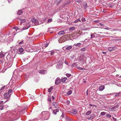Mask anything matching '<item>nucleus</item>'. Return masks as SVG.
<instances>
[{
    "mask_svg": "<svg viewBox=\"0 0 121 121\" xmlns=\"http://www.w3.org/2000/svg\"><path fill=\"white\" fill-rule=\"evenodd\" d=\"M86 50V49L85 48H83L81 49L80 51L81 52H83L85 51Z\"/></svg>",
    "mask_w": 121,
    "mask_h": 121,
    "instance_id": "obj_41",
    "label": "nucleus"
},
{
    "mask_svg": "<svg viewBox=\"0 0 121 121\" xmlns=\"http://www.w3.org/2000/svg\"><path fill=\"white\" fill-rule=\"evenodd\" d=\"M24 50L22 48H20L18 50V53L19 54H22V53L23 52ZM23 53H22L23 54Z\"/></svg>",
    "mask_w": 121,
    "mask_h": 121,
    "instance_id": "obj_11",
    "label": "nucleus"
},
{
    "mask_svg": "<svg viewBox=\"0 0 121 121\" xmlns=\"http://www.w3.org/2000/svg\"><path fill=\"white\" fill-rule=\"evenodd\" d=\"M76 1L78 2V3H80L81 2H82L83 1V0H75Z\"/></svg>",
    "mask_w": 121,
    "mask_h": 121,
    "instance_id": "obj_45",
    "label": "nucleus"
},
{
    "mask_svg": "<svg viewBox=\"0 0 121 121\" xmlns=\"http://www.w3.org/2000/svg\"><path fill=\"white\" fill-rule=\"evenodd\" d=\"M104 86L103 85H102L99 86V91H102L104 89Z\"/></svg>",
    "mask_w": 121,
    "mask_h": 121,
    "instance_id": "obj_16",
    "label": "nucleus"
},
{
    "mask_svg": "<svg viewBox=\"0 0 121 121\" xmlns=\"http://www.w3.org/2000/svg\"><path fill=\"white\" fill-rule=\"evenodd\" d=\"M22 13V10H19L17 13V14L18 15H20Z\"/></svg>",
    "mask_w": 121,
    "mask_h": 121,
    "instance_id": "obj_27",
    "label": "nucleus"
},
{
    "mask_svg": "<svg viewBox=\"0 0 121 121\" xmlns=\"http://www.w3.org/2000/svg\"><path fill=\"white\" fill-rule=\"evenodd\" d=\"M83 7H84V9H86L87 7V3H85L83 5Z\"/></svg>",
    "mask_w": 121,
    "mask_h": 121,
    "instance_id": "obj_25",
    "label": "nucleus"
},
{
    "mask_svg": "<svg viewBox=\"0 0 121 121\" xmlns=\"http://www.w3.org/2000/svg\"><path fill=\"white\" fill-rule=\"evenodd\" d=\"M62 63L61 62L57 63L56 66V68L58 69H61L62 68Z\"/></svg>",
    "mask_w": 121,
    "mask_h": 121,
    "instance_id": "obj_5",
    "label": "nucleus"
},
{
    "mask_svg": "<svg viewBox=\"0 0 121 121\" xmlns=\"http://www.w3.org/2000/svg\"><path fill=\"white\" fill-rule=\"evenodd\" d=\"M31 21L35 25H38L39 24L38 20L35 18H33L31 19Z\"/></svg>",
    "mask_w": 121,
    "mask_h": 121,
    "instance_id": "obj_2",
    "label": "nucleus"
},
{
    "mask_svg": "<svg viewBox=\"0 0 121 121\" xmlns=\"http://www.w3.org/2000/svg\"><path fill=\"white\" fill-rule=\"evenodd\" d=\"M116 47H109L108 48V49L109 51L111 52L112 50L115 49Z\"/></svg>",
    "mask_w": 121,
    "mask_h": 121,
    "instance_id": "obj_15",
    "label": "nucleus"
},
{
    "mask_svg": "<svg viewBox=\"0 0 121 121\" xmlns=\"http://www.w3.org/2000/svg\"><path fill=\"white\" fill-rule=\"evenodd\" d=\"M77 68L78 69L80 70H86V69H85L82 68L81 67H77Z\"/></svg>",
    "mask_w": 121,
    "mask_h": 121,
    "instance_id": "obj_29",
    "label": "nucleus"
},
{
    "mask_svg": "<svg viewBox=\"0 0 121 121\" xmlns=\"http://www.w3.org/2000/svg\"><path fill=\"white\" fill-rule=\"evenodd\" d=\"M72 93V92L71 91H69L67 93V94L68 95H69L71 94Z\"/></svg>",
    "mask_w": 121,
    "mask_h": 121,
    "instance_id": "obj_44",
    "label": "nucleus"
},
{
    "mask_svg": "<svg viewBox=\"0 0 121 121\" xmlns=\"http://www.w3.org/2000/svg\"><path fill=\"white\" fill-rule=\"evenodd\" d=\"M67 119L68 120H69L70 121H72V120L71 119V118H70L67 117Z\"/></svg>",
    "mask_w": 121,
    "mask_h": 121,
    "instance_id": "obj_60",
    "label": "nucleus"
},
{
    "mask_svg": "<svg viewBox=\"0 0 121 121\" xmlns=\"http://www.w3.org/2000/svg\"><path fill=\"white\" fill-rule=\"evenodd\" d=\"M91 113V112L90 111L87 112L86 113V115H89Z\"/></svg>",
    "mask_w": 121,
    "mask_h": 121,
    "instance_id": "obj_40",
    "label": "nucleus"
},
{
    "mask_svg": "<svg viewBox=\"0 0 121 121\" xmlns=\"http://www.w3.org/2000/svg\"><path fill=\"white\" fill-rule=\"evenodd\" d=\"M74 57V56L73 55H72L70 56L69 57L71 59H73Z\"/></svg>",
    "mask_w": 121,
    "mask_h": 121,
    "instance_id": "obj_50",
    "label": "nucleus"
},
{
    "mask_svg": "<svg viewBox=\"0 0 121 121\" xmlns=\"http://www.w3.org/2000/svg\"><path fill=\"white\" fill-rule=\"evenodd\" d=\"M52 21V19H50L48 20V23L51 22Z\"/></svg>",
    "mask_w": 121,
    "mask_h": 121,
    "instance_id": "obj_38",
    "label": "nucleus"
},
{
    "mask_svg": "<svg viewBox=\"0 0 121 121\" xmlns=\"http://www.w3.org/2000/svg\"><path fill=\"white\" fill-rule=\"evenodd\" d=\"M102 52L103 54H105L106 53V52Z\"/></svg>",
    "mask_w": 121,
    "mask_h": 121,
    "instance_id": "obj_64",
    "label": "nucleus"
},
{
    "mask_svg": "<svg viewBox=\"0 0 121 121\" xmlns=\"http://www.w3.org/2000/svg\"><path fill=\"white\" fill-rule=\"evenodd\" d=\"M39 72L41 74H44L47 73V71L45 70H41L39 71Z\"/></svg>",
    "mask_w": 121,
    "mask_h": 121,
    "instance_id": "obj_10",
    "label": "nucleus"
},
{
    "mask_svg": "<svg viewBox=\"0 0 121 121\" xmlns=\"http://www.w3.org/2000/svg\"><path fill=\"white\" fill-rule=\"evenodd\" d=\"M71 2L70 1L67 0L65 1L64 2V5L65 6H66L67 5L70 4Z\"/></svg>",
    "mask_w": 121,
    "mask_h": 121,
    "instance_id": "obj_12",
    "label": "nucleus"
},
{
    "mask_svg": "<svg viewBox=\"0 0 121 121\" xmlns=\"http://www.w3.org/2000/svg\"><path fill=\"white\" fill-rule=\"evenodd\" d=\"M65 63L66 65H68L69 63H68V62H67V60H65Z\"/></svg>",
    "mask_w": 121,
    "mask_h": 121,
    "instance_id": "obj_55",
    "label": "nucleus"
},
{
    "mask_svg": "<svg viewBox=\"0 0 121 121\" xmlns=\"http://www.w3.org/2000/svg\"><path fill=\"white\" fill-rule=\"evenodd\" d=\"M30 26V24L28 23L26 24L24 27V29H28Z\"/></svg>",
    "mask_w": 121,
    "mask_h": 121,
    "instance_id": "obj_13",
    "label": "nucleus"
},
{
    "mask_svg": "<svg viewBox=\"0 0 121 121\" xmlns=\"http://www.w3.org/2000/svg\"><path fill=\"white\" fill-rule=\"evenodd\" d=\"M54 52H53L52 51L51 52L50 55L51 56L52 55L54 54Z\"/></svg>",
    "mask_w": 121,
    "mask_h": 121,
    "instance_id": "obj_56",
    "label": "nucleus"
},
{
    "mask_svg": "<svg viewBox=\"0 0 121 121\" xmlns=\"http://www.w3.org/2000/svg\"><path fill=\"white\" fill-rule=\"evenodd\" d=\"M12 29H15V31H16L15 32H16L17 31V30H20V29L18 27H13V28ZM14 33H15V31H14Z\"/></svg>",
    "mask_w": 121,
    "mask_h": 121,
    "instance_id": "obj_22",
    "label": "nucleus"
},
{
    "mask_svg": "<svg viewBox=\"0 0 121 121\" xmlns=\"http://www.w3.org/2000/svg\"><path fill=\"white\" fill-rule=\"evenodd\" d=\"M67 40L66 37L65 36H63L60 37L59 40V41L60 43H62L66 41Z\"/></svg>",
    "mask_w": 121,
    "mask_h": 121,
    "instance_id": "obj_1",
    "label": "nucleus"
},
{
    "mask_svg": "<svg viewBox=\"0 0 121 121\" xmlns=\"http://www.w3.org/2000/svg\"><path fill=\"white\" fill-rule=\"evenodd\" d=\"M61 82V80L59 78H57L55 80V84L56 85L58 84Z\"/></svg>",
    "mask_w": 121,
    "mask_h": 121,
    "instance_id": "obj_7",
    "label": "nucleus"
},
{
    "mask_svg": "<svg viewBox=\"0 0 121 121\" xmlns=\"http://www.w3.org/2000/svg\"><path fill=\"white\" fill-rule=\"evenodd\" d=\"M36 50H37V51H39V52L41 50V48L39 47L37 48L36 49Z\"/></svg>",
    "mask_w": 121,
    "mask_h": 121,
    "instance_id": "obj_42",
    "label": "nucleus"
},
{
    "mask_svg": "<svg viewBox=\"0 0 121 121\" xmlns=\"http://www.w3.org/2000/svg\"><path fill=\"white\" fill-rule=\"evenodd\" d=\"M67 80V78H63L61 79V81L63 82H65Z\"/></svg>",
    "mask_w": 121,
    "mask_h": 121,
    "instance_id": "obj_24",
    "label": "nucleus"
},
{
    "mask_svg": "<svg viewBox=\"0 0 121 121\" xmlns=\"http://www.w3.org/2000/svg\"><path fill=\"white\" fill-rule=\"evenodd\" d=\"M91 39L92 38H95V36L94 35V34H92L91 35Z\"/></svg>",
    "mask_w": 121,
    "mask_h": 121,
    "instance_id": "obj_36",
    "label": "nucleus"
},
{
    "mask_svg": "<svg viewBox=\"0 0 121 121\" xmlns=\"http://www.w3.org/2000/svg\"><path fill=\"white\" fill-rule=\"evenodd\" d=\"M4 108V106L3 105H1L0 106V110H2Z\"/></svg>",
    "mask_w": 121,
    "mask_h": 121,
    "instance_id": "obj_51",
    "label": "nucleus"
},
{
    "mask_svg": "<svg viewBox=\"0 0 121 121\" xmlns=\"http://www.w3.org/2000/svg\"><path fill=\"white\" fill-rule=\"evenodd\" d=\"M18 19L19 20L18 22H20V24L24 23L26 21L25 19H22L21 18H18Z\"/></svg>",
    "mask_w": 121,
    "mask_h": 121,
    "instance_id": "obj_9",
    "label": "nucleus"
},
{
    "mask_svg": "<svg viewBox=\"0 0 121 121\" xmlns=\"http://www.w3.org/2000/svg\"><path fill=\"white\" fill-rule=\"evenodd\" d=\"M5 62V63L6 62L4 60V59H3L2 60H0V63L2 64L3 63Z\"/></svg>",
    "mask_w": 121,
    "mask_h": 121,
    "instance_id": "obj_33",
    "label": "nucleus"
},
{
    "mask_svg": "<svg viewBox=\"0 0 121 121\" xmlns=\"http://www.w3.org/2000/svg\"><path fill=\"white\" fill-rule=\"evenodd\" d=\"M11 95V94H9L8 93H6L4 95V96L5 99H7Z\"/></svg>",
    "mask_w": 121,
    "mask_h": 121,
    "instance_id": "obj_8",
    "label": "nucleus"
},
{
    "mask_svg": "<svg viewBox=\"0 0 121 121\" xmlns=\"http://www.w3.org/2000/svg\"><path fill=\"white\" fill-rule=\"evenodd\" d=\"M64 116H65L64 114L63 113L62 114L61 116V117H64Z\"/></svg>",
    "mask_w": 121,
    "mask_h": 121,
    "instance_id": "obj_63",
    "label": "nucleus"
},
{
    "mask_svg": "<svg viewBox=\"0 0 121 121\" xmlns=\"http://www.w3.org/2000/svg\"><path fill=\"white\" fill-rule=\"evenodd\" d=\"M12 90H10L8 91V93L9 94H11L10 93L12 92Z\"/></svg>",
    "mask_w": 121,
    "mask_h": 121,
    "instance_id": "obj_54",
    "label": "nucleus"
},
{
    "mask_svg": "<svg viewBox=\"0 0 121 121\" xmlns=\"http://www.w3.org/2000/svg\"><path fill=\"white\" fill-rule=\"evenodd\" d=\"M74 45H75L76 47H79L81 45V44L80 43H78L77 44H75Z\"/></svg>",
    "mask_w": 121,
    "mask_h": 121,
    "instance_id": "obj_26",
    "label": "nucleus"
},
{
    "mask_svg": "<svg viewBox=\"0 0 121 121\" xmlns=\"http://www.w3.org/2000/svg\"><path fill=\"white\" fill-rule=\"evenodd\" d=\"M52 104L55 108H58L59 107L57 103L55 102H53L52 103Z\"/></svg>",
    "mask_w": 121,
    "mask_h": 121,
    "instance_id": "obj_14",
    "label": "nucleus"
},
{
    "mask_svg": "<svg viewBox=\"0 0 121 121\" xmlns=\"http://www.w3.org/2000/svg\"><path fill=\"white\" fill-rule=\"evenodd\" d=\"M48 100L51 102V98L50 96H48Z\"/></svg>",
    "mask_w": 121,
    "mask_h": 121,
    "instance_id": "obj_39",
    "label": "nucleus"
},
{
    "mask_svg": "<svg viewBox=\"0 0 121 121\" xmlns=\"http://www.w3.org/2000/svg\"><path fill=\"white\" fill-rule=\"evenodd\" d=\"M59 112V110L58 109H54L52 112V113L54 114H56V112Z\"/></svg>",
    "mask_w": 121,
    "mask_h": 121,
    "instance_id": "obj_21",
    "label": "nucleus"
},
{
    "mask_svg": "<svg viewBox=\"0 0 121 121\" xmlns=\"http://www.w3.org/2000/svg\"><path fill=\"white\" fill-rule=\"evenodd\" d=\"M85 18L82 17L81 18V20H80V22H84L85 21Z\"/></svg>",
    "mask_w": 121,
    "mask_h": 121,
    "instance_id": "obj_28",
    "label": "nucleus"
},
{
    "mask_svg": "<svg viewBox=\"0 0 121 121\" xmlns=\"http://www.w3.org/2000/svg\"><path fill=\"white\" fill-rule=\"evenodd\" d=\"M66 75L68 77H69L71 76V74L69 73H67Z\"/></svg>",
    "mask_w": 121,
    "mask_h": 121,
    "instance_id": "obj_53",
    "label": "nucleus"
},
{
    "mask_svg": "<svg viewBox=\"0 0 121 121\" xmlns=\"http://www.w3.org/2000/svg\"><path fill=\"white\" fill-rule=\"evenodd\" d=\"M60 0H57L55 2V3L57 5L60 2Z\"/></svg>",
    "mask_w": 121,
    "mask_h": 121,
    "instance_id": "obj_34",
    "label": "nucleus"
},
{
    "mask_svg": "<svg viewBox=\"0 0 121 121\" xmlns=\"http://www.w3.org/2000/svg\"><path fill=\"white\" fill-rule=\"evenodd\" d=\"M88 89H87V90L86 92V95H88Z\"/></svg>",
    "mask_w": 121,
    "mask_h": 121,
    "instance_id": "obj_62",
    "label": "nucleus"
},
{
    "mask_svg": "<svg viewBox=\"0 0 121 121\" xmlns=\"http://www.w3.org/2000/svg\"><path fill=\"white\" fill-rule=\"evenodd\" d=\"M5 55L2 53H0V58H3L4 57Z\"/></svg>",
    "mask_w": 121,
    "mask_h": 121,
    "instance_id": "obj_31",
    "label": "nucleus"
},
{
    "mask_svg": "<svg viewBox=\"0 0 121 121\" xmlns=\"http://www.w3.org/2000/svg\"><path fill=\"white\" fill-rule=\"evenodd\" d=\"M106 114V112H102L101 113V114L103 116L104 115Z\"/></svg>",
    "mask_w": 121,
    "mask_h": 121,
    "instance_id": "obj_52",
    "label": "nucleus"
},
{
    "mask_svg": "<svg viewBox=\"0 0 121 121\" xmlns=\"http://www.w3.org/2000/svg\"><path fill=\"white\" fill-rule=\"evenodd\" d=\"M66 103L67 104V105H69V104L70 102L69 100H67L66 101Z\"/></svg>",
    "mask_w": 121,
    "mask_h": 121,
    "instance_id": "obj_48",
    "label": "nucleus"
},
{
    "mask_svg": "<svg viewBox=\"0 0 121 121\" xmlns=\"http://www.w3.org/2000/svg\"><path fill=\"white\" fill-rule=\"evenodd\" d=\"M118 106L117 105L112 107L111 109V111H113L115 109H116L117 108Z\"/></svg>",
    "mask_w": 121,
    "mask_h": 121,
    "instance_id": "obj_18",
    "label": "nucleus"
},
{
    "mask_svg": "<svg viewBox=\"0 0 121 121\" xmlns=\"http://www.w3.org/2000/svg\"><path fill=\"white\" fill-rule=\"evenodd\" d=\"M13 64V60H12V59H10L9 61L8 62L6 66L8 68L10 67Z\"/></svg>",
    "mask_w": 121,
    "mask_h": 121,
    "instance_id": "obj_3",
    "label": "nucleus"
},
{
    "mask_svg": "<svg viewBox=\"0 0 121 121\" xmlns=\"http://www.w3.org/2000/svg\"><path fill=\"white\" fill-rule=\"evenodd\" d=\"M48 43H47L45 44H43V47H45V48L48 45Z\"/></svg>",
    "mask_w": 121,
    "mask_h": 121,
    "instance_id": "obj_37",
    "label": "nucleus"
},
{
    "mask_svg": "<svg viewBox=\"0 0 121 121\" xmlns=\"http://www.w3.org/2000/svg\"><path fill=\"white\" fill-rule=\"evenodd\" d=\"M80 19H77L76 20H75L73 22L74 23H76L78 22L79 21L80 22Z\"/></svg>",
    "mask_w": 121,
    "mask_h": 121,
    "instance_id": "obj_35",
    "label": "nucleus"
},
{
    "mask_svg": "<svg viewBox=\"0 0 121 121\" xmlns=\"http://www.w3.org/2000/svg\"><path fill=\"white\" fill-rule=\"evenodd\" d=\"M77 111L76 109H74L73 110L72 112H71L72 114L73 115L76 114L77 113Z\"/></svg>",
    "mask_w": 121,
    "mask_h": 121,
    "instance_id": "obj_17",
    "label": "nucleus"
},
{
    "mask_svg": "<svg viewBox=\"0 0 121 121\" xmlns=\"http://www.w3.org/2000/svg\"><path fill=\"white\" fill-rule=\"evenodd\" d=\"M89 106H94V107L95 106V105H92V104H89Z\"/></svg>",
    "mask_w": 121,
    "mask_h": 121,
    "instance_id": "obj_58",
    "label": "nucleus"
},
{
    "mask_svg": "<svg viewBox=\"0 0 121 121\" xmlns=\"http://www.w3.org/2000/svg\"><path fill=\"white\" fill-rule=\"evenodd\" d=\"M65 34V32L64 30L61 31L58 33V34L61 35H64Z\"/></svg>",
    "mask_w": 121,
    "mask_h": 121,
    "instance_id": "obj_19",
    "label": "nucleus"
},
{
    "mask_svg": "<svg viewBox=\"0 0 121 121\" xmlns=\"http://www.w3.org/2000/svg\"><path fill=\"white\" fill-rule=\"evenodd\" d=\"M121 92H120L118 93H117L115 95V96H118L119 95L121 94Z\"/></svg>",
    "mask_w": 121,
    "mask_h": 121,
    "instance_id": "obj_46",
    "label": "nucleus"
},
{
    "mask_svg": "<svg viewBox=\"0 0 121 121\" xmlns=\"http://www.w3.org/2000/svg\"><path fill=\"white\" fill-rule=\"evenodd\" d=\"M52 87H51L50 88H49L48 89V92H50L51 91H52Z\"/></svg>",
    "mask_w": 121,
    "mask_h": 121,
    "instance_id": "obj_43",
    "label": "nucleus"
},
{
    "mask_svg": "<svg viewBox=\"0 0 121 121\" xmlns=\"http://www.w3.org/2000/svg\"><path fill=\"white\" fill-rule=\"evenodd\" d=\"M23 43L24 42L23 41H21L19 43V44L20 45H21L22 46V45L23 44Z\"/></svg>",
    "mask_w": 121,
    "mask_h": 121,
    "instance_id": "obj_47",
    "label": "nucleus"
},
{
    "mask_svg": "<svg viewBox=\"0 0 121 121\" xmlns=\"http://www.w3.org/2000/svg\"><path fill=\"white\" fill-rule=\"evenodd\" d=\"M93 117H91L90 118H88V120H91L93 119Z\"/></svg>",
    "mask_w": 121,
    "mask_h": 121,
    "instance_id": "obj_59",
    "label": "nucleus"
},
{
    "mask_svg": "<svg viewBox=\"0 0 121 121\" xmlns=\"http://www.w3.org/2000/svg\"><path fill=\"white\" fill-rule=\"evenodd\" d=\"M106 116L107 117L109 118L111 117V115L109 114H107L106 115Z\"/></svg>",
    "mask_w": 121,
    "mask_h": 121,
    "instance_id": "obj_49",
    "label": "nucleus"
},
{
    "mask_svg": "<svg viewBox=\"0 0 121 121\" xmlns=\"http://www.w3.org/2000/svg\"><path fill=\"white\" fill-rule=\"evenodd\" d=\"M112 118L114 121H116L117 120V119L116 118H115L113 117H112Z\"/></svg>",
    "mask_w": 121,
    "mask_h": 121,
    "instance_id": "obj_57",
    "label": "nucleus"
},
{
    "mask_svg": "<svg viewBox=\"0 0 121 121\" xmlns=\"http://www.w3.org/2000/svg\"><path fill=\"white\" fill-rule=\"evenodd\" d=\"M73 46L72 45L70 46L67 45L63 47V49H64V48H65L67 50H70L72 49Z\"/></svg>",
    "mask_w": 121,
    "mask_h": 121,
    "instance_id": "obj_6",
    "label": "nucleus"
},
{
    "mask_svg": "<svg viewBox=\"0 0 121 121\" xmlns=\"http://www.w3.org/2000/svg\"><path fill=\"white\" fill-rule=\"evenodd\" d=\"M75 29V27L74 26H73L69 28V30L70 31H72L74 30Z\"/></svg>",
    "mask_w": 121,
    "mask_h": 121,
    "instance_id": "obj_23",
    "label": "nucleus"
},
{
    "mask_svg": "<svg viewBox=\"0 0 121 121\" xmlns=\"http://www.w3.org/2000/svg\"><path fill=\"white\" fill-rule=\"evenodd\" d=\"M44 113L45 114V116H43L45 118V119H44L45 120H48L49 117V115L46 112H42V114H43V113Z\"/></svg>",
    "mask_w": 121,
    "mask_h": 121,
    "instance_id": "obj_4",
    "label": "nucleus"
},
{
    "mask_svg": "<svg viewBox=\"0 0 121 121\" xmlns=\"http://www.w3.org/2000/svg\"><path fill=\"white\" fill-rule=\"evenodd\" d=\"M60 17L61 18H62L63 19H65V15H61L60 16Z\"/></svg>",
    "mask_w": 121,
    "mask_h": 121,
    "instance_id": "obj_30",
    "label": "nucleus"
},
{
    "mask_svg": "<svg viewBox=\"0 0 121 121\" xmlns=\"http://www.w3.org/2000/svg\"><path fill=\"white\" fill-rule=\"evenodd\" d=\"M84 57V55H82L80 56L79 58V61H81L83 59Z\"/></svg>",
    "mask_w": 121,
    "mask_h": 121,
    "instance_id": "obj_20",
    "label": "nucleus"
},
{
    "mask_svg": "<svg viewBox=\"0 0 121 121\" xmlns=\"http://www.w3.org/2000/svg\"><path fill=\"white\" fill-rule=\"evenodd\" d=\"M94 22H99V21L98 20H95L94 21Z\"/></svg>",
    "mask_w": 121,
    "mask_h": 121,
    "instance_id": "obj_61",
    "label": "nucleus"
},
{
    "mask_svg": "<svg viewBox=\"0 0 121 121\" xmlns=\"http://www.w3.org/2000/svg\"><path fill=\"white\" fill-rule=\"evenodd\" d=\"M76 65L77 64L75 63H73L71 65V67H74L76 66Z\"/></svg>",
    "mask_w": 121,
    "mask_h": 121,
    "instance_id": "obj_32",
    "label": "nucleus"
}]
</instances>
